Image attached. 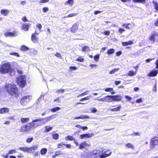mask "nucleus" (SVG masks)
<instances>
[{"label":"nucleus","instance_id":"obj_1","mask_svg":"<svg viewBox=\"0 0 158 158\" xmlns=\"http://www.w3.org/2000/svg\"><path fill=\"white\" fill-rule=\"evenodd\" d=\"M6 89L9 94L17 97L19 96L18 90L15 84H8L6 86Z\"/></svg>","mask_w":158,"mask_h":158},{"label":"nucleus","instance_id":"obj_2","mask_svg":"<svg viewBox=\"0 0 158 158\" xmlns=\"http://www.w3.org/2000/svg\"><path fill=\"white\" fill-rule=\"evenodd\" d=\"M11 66L9 62L3 61L0 64V73L6 74L10 72Z\"/></svg>","mask_w":158,"mask_h":158},{"label":"nucleus","instance_id":"obj_3","mask_svg":"<svg viewBox=\"0 0 158 158\" xmlns=\"http://www.w3.org/2000/svg\"><path fill=\"white\" fill-rule=\"evenodd\" d=\"M38 148V146L35 145L32 147L28 148L25 147H20L18 148V149L24 152H28L29 153H33L35 150Z\"/></svg>","mask_w":158,"mask_h":158},{"label":"nucleus","instance_id":"obj_4","mask_svg":"<svg viewBox=\"0 0 158 158\" xmlns=\"http://www.w3.org/2000/svg\"><path fill=\"white\" fill-rule=\"evenodd\" d=\"M17 83L20 87H24L26 84V79L24 75L19 77L17 79Z\"/></svg>","mask_w":158,"mask_h":158},{"label":"nucleus","instance_id":"obj_5","mask_svg":"<svg viewBox=\"0 0 158 158\" xmlns=\"http://www.w3.org/2000/svg\"><path fill=\"white\" fill-rule=\"evenodd\" d=\"M32 127H33L31 125V123H27L24 127H21L20 130L21 132L28 133L29 132Z\"/></svg>","mask_w":158,"mask_h":158},{"label":"nucleus","instance_id":"obj_6","mask_svg":"<svg viewBox=\"0 0 158 158\" xmlns=\"http://www.w3.org/2000/svg\"><path fill=\"white\" fill-rule=\"evenodd\" d=\"M41 119H37L32 120L31 123L32 127L33 128H35L38 126L42 125L41 123Z\"/></svg>","mask_w":158,"mask_h":158},{"label":"nucleus","instance_id":"obj_7","mask_svg":"<svg viewBox=\"0 0 158 158\" xmlns=\"http://www.w3.org/2000/svg\"><path fill=\"white\" fill-rule=\"evenodd\" d=\"M158 144V138L155 137L152 138L150 141V148H153L154 147Z\"/></svg>","mask_w":158,"mask_h":158},{"label":"nucleus","instance_id":"obj_8","mask_svg":"<svg viewBox=\"0 0 158 158\" xmlns=\"http://www.w3.org/2000/svg\"><path fill=\"white\" fill-rule=\"evenodd\" d=\"M4 35L6 37L11 36L12 37L16 36L18 35V33L15 31L6 32L5 33Z\"/></svg>","mask_w":158,"mask_h":158},{"label":"nucleus","instance_id":"obj_9","mask_svg":"<svg viewBox=\"0 0 158 158\" xmlns=\"http://www.w3.org/2000/svg\"><path fill=\"white\" fill-rule=\"evenodd\" d=\"M112 102H119L121 100L122 97L119 95H112Z\"/></svg>","mask_w":158,"mask_h":158},{"label":"nucleus","instance_id":"obj_10","mask_svg":"<svg viewBox=\"0 0 158 158\" xmlns=\"http://www.w3.org/2000/svg\"><path fill=\"white\" fill-rule=\"evenodd\" d=\"M93 136L92 133L85 134L81 135H80V138L81 139H83L84 138H87L91 137Z\"/></svg>","mask_w":158,"mask_h":158},{"label":"nucleus","instance_id":"obj_11","mask_svg":"<svg viewBox=\"0 0 158 158\" xmlns=\"http://www.w3.org/2000/svg\"><path fill=\"white\" fill-rule=\"evenodd\" d=\"M90 145L87 143L85 142L81 143L79 146V148L82 149L83 148H86L89 147Z\"/></svg>","mask_w":158,"mask_h":158},{"label":"nucleus","instance_id":"obj_12","mask_svg":"<svg viewBox=\"0 0 158 158\" xmlns=\"http://www.w3.org/2000/svg\"><path fill=\"white\" fill-rule=\"evenodd\" d=\"M108 151H109V150H107L106 151L103 152L99 156V158H106V157L109 156L111 154L112 152H110L108 153H106Z\"/></svg>","mask_w":158,"mask_h":158},{"label":"nucleus","instance_id":"obj_13","mask_svg":"<svg viewBox=\"0 0 158 158\" xmlns=\"http://www.w3.org/2000/svg\"><path fill=\"white\" fill-rule=\"evenodd\" d=\"M158 39V34L155 33L152 34L150 38V40L153 43L156 40Z\"/></svg>","mask_w":158,"mask_h":158},{"label":"nucleus","instance_id":"obj_14","mask_svg":"<svg viewBox=\"0 0 158 158\" xmlns=\"http://www.w3.org/2000/svg\"><path fill=\"white\" fill-rule=\"evenodd\" d=\"M78 29V25L77 23L74 24L70 29L71 31L73 33L75 32Z\"/></svg>","mask_w":158,"mask_h":158},{"label":"nucleus","instance_id":"obj_15","mask_svg":"<svg viewBox=\"0 0 158 158\" xmlns=\"http://www.w3.org/2000/svg\"><path fill=\"white\" fill-rule=\"evenodd\" d=\"M38 38L35 35V34H32L31 36V40L33 43H37L38 42Z\"/></svg>","mask_w":158,"mask_h":158},{"label":"nucleus","instance_id":"obj_16","mask_svg":"<svg viewBox=\"0 0 158 158\" xmlns=\"http://www.w3.org/2000/svg\"><path fill=\"white\" fill-rule=\"evenodd\" d=\"M30 25L26 23H23L22 25L21 29L24 30L25 31H27L28 30Z\"/></svg>","mask_w":158,"mask_h":158},{"label":"nucleus","instance_id":"obj_17","mask_svg":"<svg viewBox=\"0 0 158 158\" xmlns=\"http://www.w3.org/2000/svg\"><path fill=\"white\" fill-rule=\"evenodd\" d=\"M9 12V10L7 9H2L0 11L2 15L5 16L8 15Z\"/></svg>","mask_w":158,"mask_h":158},{"label":"nucleus","instance_id":"obj_18","mask_svg":"<svg viewBox=\"0 0 158 158\" xmlns=\"http://www.w3.org/2000/svg\"><path fill=\"white\" fill-rule=\"evenodd\" d=\"M157 70H153L150 72V73L148 74V76L149 77H154L157 75Z\"/></svg>","mask_w":158,"mask_h":158},{"label":"nucleus","instance_id":"obj_19","mask_svg":"<svg viewBox=\"0 0 158 158\" xmlns=\"http://www.w3.org/2000/svg\"><path fill=\"white\" fill-rule=\"evenodd\" d=\"M105 102H112V95H107L105 97Z\"/></svg>","mask_w":158,"mask_h":158},{"label":"nucleus","instance_id":"obj_20","mask_svg":"<svg viewBox=\"0 0 158 158\" xmlns=\"http://www.w3.org/2000/svg\"><path fill=\"white\" fill-rule=\"evenodd\" d=\"M54 116L53 115L47 117L45 118H42V119L45 120V122H47L48 121L54 118Z\"/></svg>","mask_w":158,"mask_h":158},{"label":"nucleus","instance_id":"obj_21","mask_svg":"<svg viewBox=\"0 0 158 158\" xmlns=\"http://www.w3.org/2000/svg\"><path fill=\"white\" fill-rule=\"evenodd\" d=\"M97 153L89 152H87L86 154V158H93L92 156L95 155Z\"/></svg>","mask_w":158,"mask_h":158},{"label":"nucleus","instance_id":"obj_22","mask_svg":"<svg viewBox=\"0 0 158 158\" xmlns=\"http://www.w3.org/2000/svg\"><path fill=\"white\" fill-rule=\"evenodd\" d=\"M9 111V109L6 108H3L0 109V113L1 114H5L8 113Z\"/></svg>","mask_w":158,"mask_h":158},{"label":"nucleus","instance_id":"obj_23","mask_svg":"<svg viewBox=\"0 0 158 158\" xmlns=\"http://www.w3.org/2000/svg\"><path fill=\"white\" fill-rule=\"evenodd\" d=\"M122 44L123 46H126L128 45H131L133 44V42L132 41H129L128 42H122Z\"/></svg>","mask_w":158,"mask_h":158},{"label":"nucleus","instance_id":"obj_24","mask_svg":"<svg viewBox=\"0 0 158 158\" xmlns=\"http://www.w3.org/2000/svg\"><path fill=\"white\" fill-rule=\"evenodd\" d=\"M27 97H23L20 101V103L22 106H25L27 103V102H25V100Z\"/></svg>","mask_w":158,"mask_h":158},{"label":"nucleus","instance_id":"obj_25","mask_svg":"<svg viewBox=\"0 0 158 158\" xmlns=\"http://www.w3.org/2000/svg\"><path fill=\"white\" fill-rule=\"evenodd\" d=\"M121 106H119L117 107L113 108H110L109 110H110L112 111H119L121 109Z\"/></svg>","mask_w":158,"mask_h":158},{"label":"nucleus","instance_id":"obj_26","mask_svg":"<svg viewBox=\"0 0 158 158\" xmlns=\"http://www.w3.org/2000/svg\"><path fill=\"white\" fill-rule=\"evenodd\" d=\"M45 130L44 131V132H47L49 131L52 128V127H50L48 126H47L45 127Z\"/></svg>","mask_w":158,"mask_h":158},{"label":"nucleus","instance_id":"obj_27","mask_svg":"<svg viewBox=\"0 0 158 158\" xmlns=\"http://www.w3.org/2000/svg\"><path fill=\"white\" fill-rule=\"evenodd\" d=\"M125 147L128 148H131L132 149H134V146L130 143H128L125 144Z\"/></svg>","mask_w":158,"mask_h":158},{"label":"nucleus","instance_id":"obj_28","mask_svg":"<svg viewBox=\"0 0 158 158\" xmlns=\"http://www.w3.org/2000/svg\"><path fill=\"white\" fill-rule=\"evenodd\" d=\"M137 70L135 72H134L133 70H131L128 73V75L129 76H135L136 75Z\"/></svg>","mask_w":158,"mask_h":158},{"label":"nucleus","instance_id":"obj_29","mask_svg":"<svg viewBox=\"0 0 158 158\" xmlns=\"http://www.w3.org/2000/svg\"><path fill=\"white\" fill-rule=\"evenodd\" d=\"M90 48L89 47L87 46H84L82 48L81 51L83 52H89Z\"/></svg>","mask_w":158,"mask_h":158},{"label":"nucleus","instance_id":"obj_30","mask_svg":"<svg viewBox=\"0 0 158 158\" xmlns=\"http://www.w3.org/2000/svg\"><path fill=\"white\" fill-rule=\"evenodd\" d=\"M65 139L66 140H69L70 141H74L75 139L71 136L68 135L65 138Z\"/></svg>","mask_w":158,"mask_h":158},{"label":"nucleus","instance_id":"obj_31","mask_svg":"<svg viewBox=\"0 0 158 158\" xmlns=\"http://www.w3.org/2000/svg\"><path fill=\"white\" fill-rule=\"evenodd\" d=\"M73 0H68L67 1L65 2V4H69L71 6H73Z\"/></svg>","mask_w":158,"mask_h":158},{"label":"nucleus","instance_id":"obj_32","mask_svg":"<svg viewBox=\"0 0 158 158\" xmlns=\"http://www.w3.org/2000/svg\"><path fill=\"white\" fill-rule=\"evenodd\" d=\"M20 50L23 51H28L29 48L25 45H23L21 46Z\"/></svg>","mask_w":158,"mask_h":158},{"label":"nucleus","instance_id":"obj_33","mask_svg":"<svg viewBox=\"0 0 158 158\" xmlns=\"http://www.w3.org/2000/svg\"><path fill=\"white\" fill-rule=\"evenodd\" d=\"M60 109V107H55L53 109H50V110L52 112H56L57 111H58Z\"/></svg>","mask_w":158,"mask_h":158},{"label":"nucleus","instance_id":"obj_34","mask_svg":"<svg viewBox=\"0 0 158 158\" xmlns=\"http://www.w3.org/2000/svg\"><path fill=\"white\" fill-rule=\"evenodd\" d=\"M77 14L76 13H72L69 14L68 16H65L64 18L72 17L77 15Z\"/></svg>","mask_w":158,"mask_h":158},{"label":"nucleus","instance_id":"obj_35","mask_svg":"<svg viewBox=\"0 0 158 158\" xmlns=\"http://www.w3.org/2000/svg\"><path fill=\"white\" fill-rule=\"evenodd\" d=\"M27 97V98H27L25 100V102H27V103H28L30 101V100L31 99L32 97L31 95H28V96H24L23 97Z\"/></svg>","mask_w":158,"mask_h":158},{"label":"nucleus","instance_id":"obj_36","mask_svg":"<svg viewBox=\"0 0 158 158\" xmlns=\"http://www.w3.org/2000/svg\"><path fill=\"white\" fill-rule=\"evenodd\" d=\"M47 149L46 148H44L41 149L40 153L42 155H44L47 152Z\"/></svg>","mask_w":158,"mask_h":158},{"label":"nucleus","instance_id":"obj_37","mask_svg":"<svg viewBox=\"0 0 158 158\" xmlns=\"http://www.w3.org/2000/svg\"><path fill=\"white\" fill-rule=\"evenodd\" d=\"M29 118H23L21 119V121L22 123H26L29 120Z\"/></svg>","mask_w":158,"mask_h":158},{"label":"nucleus","instance_id":"obj_38","mask_svg":"<svg viewBox=\"0 0 158 158\" xmlns=\"http://www.w3.org/2000/svg\"><path fill=\"white\" fill-rule=\"evenodd\" d=\"M59 136V135L58 134L55 133L52 135V137L53 139L57 140Z\"/></svg>","mask_w":158,"mask_h":158},{"label":"nucleus","instance_id":"obj_39","mask_svg":"<svg viewBox=\"0 0 158 158\" xmlns=\"http://www.w3.org/2000/svg\"><path fill=\"white\" fill-rule=\"evenodd\" d=\"M89 91H86L85 92H83L80 94L79 95L77 96V97L78 98L80 97H82L87 94V93H88Z\"/></svg>","mask_w":158,"mask_h":158},{"label":"nucleus","instance_id":"obj_40","mask_svg":"<svg viewBox=\"0 0 158 158\" xmlns=\"http://www.w3.org/2000/svg\"><path fill=\"white\" fill-rule=\"evenodd\" d=\"M119 69V68L117 69H113L112 70L110 71L109 73L110 74H114L116 71H118Z\"/></svg>","mask_w":158,"mask_h":158},{"label":"nucleus","instance_id":"obj_41","mask_svg":"<svg viewBox=\"0 0 158 158\" xmlns=\"http://www.w3.org/2000/svg\"><path fill=\"white\" fill-rule=\"evenodd\" d=\"M114 50L113 49H110L108 50L107 53L108 54H111L114 53Z\"/></svg>","mask_w":158,"mask_h":158},{"label":"nucleus","instance_id":"obj_42","mask_svg":"<svg viewBox=\"0 0 158 158\" xmlns=\"http://www.w3.org/2000/svg\"><path fill=\"white\" fill-rule=\"evenodd\" d=\"M106 92H111L113 91V89L111 88H104L103 89Z\"/></svg>","mask_w":158,"mask_h":158},{"label":"nucleus","instance_id":"obj_43","mask_svg":"<svg viewBox=\"0 0 158 158\" xmlns=\"http://www.w3.org/2000/svg\"><path fill=\"white\" fill-rule=\"evenodd\" d=\"M64 89H60L57 90L56 91V93L58 94L59 93H63L64 92Z\"/></svg>","mask_w":158,"mask_h":158},{"label":"nucleus","instance_id":"obj_44","mask_svg":"<svg viewBox=\"0 0 158 158\" xmlns=\"http://www.w3.org/2000/svg\"><path fill=\"white\" fill-rule=\"evenodd\" d=\"M17 151L15 149H12L10 150L8 152V154H11L16 153Z\"/></svg>","mask_w":158,"mask_h":158},{"label":"nucleus","instance_id":"obj_45","mask_svg":"<svg viewBox=\"0 0 158 158\" xmlns=\"http://www.w3.org/2000/svg\"><path fill=\"white\" fill-rule=\"evenodd\" d=\"M99 55L97 54L96 55L94 56V59L96 61H97L98 60L99 58Z\"/></svg>","mask_w":158,"mask_h":158},{"label":"nucleus","instance_id":"obj_46","mask_svg":"<svg viewBox=\"0 0 158 158\" xmlns=\"http://www.w3.org/2000/svg\"><path fill=\"white\" fill-rule=\"evenodd\" d=\"M133 1L135 2L144 3L145 2V0H133Z\"/></svg>","mask_w":158,"mask_h":158},{"label":"nucleus","instance_id":"obj_47","mask_svg":"<svg viewBox=\"0 0 158 158\" xmlns=\"http://www.w3.org/2000/svg\"><path fill=\"white\" fill-rule=\"evenodd\" d=\"M33 139V138H27L26 139V142L28 143H30Z\"/></svg>","mask_w":158,"mask_h":158},{"label":"nucleus","instance_id":"obj_48","mask_svg":"<svg viewBox=\"0 0 158 158\" xmlns=\"http://www.w3.org/2000/svg\"><path fill=\"white\" fill-rule=\"evenodd\" d=\"M80 117L81 118V119H84L85 118H89V117L88 116L86 115H81Z\"/></svg>","mask_w":158,"mask_h":158},{"label":"nucleus","instance_id":"obj_49","mask_svg":"<svg viewBox=\"0 0 158 158\" xmlns=\"http://www.w3.org/2000/svg\"><path fill=\"white\" fill-rule=\"evenodd\" d=\"M77 61L79 62H83L84 61V58L82 57H78L77 60Z\"/></svg>","mask_w":158,"mask_h":158},{"label":"nucleus","instance_id":"obj_50","mask_svg":"<svg viewBox=\"0 0 158 158\" xmlns=\"http://www.w3.org/2000/svg\"><path fill=\"white\" fill-rule=\"evenodd\" d=\"M125 98L126 99L127 101H128L129 102H130L132 99L131 97L127 95H125Z\"/></svg>","mask_w":158,"mask_h":158},{"label":"nucleus","instance_id":"obj_51","mask_svg":"<svg viewBox=\"0 0 158 158\" xmlns=\"http://www.w3.org/2000/svg\"><path fill=\"white\" fill-rule=\"evenodd\" d=\"M90 97V96H87L86 97L83 98L80 100V101H82L84 100H87L89 99Z\"/></svg>","mask_w":158,"mask_h":158},{"label":"nucleus","instance_id":"obj_52","mask_svg":"<svg viewBox=\"0 0 158 158\" xmlns=\"http://www.w3.org/2000/svg\"><path fill=\"white\" fill-rule=\"evenodd\" d=\"M94 99L98 100L99 101H101L102 102H105V97L104 98H100L99 99H97L95 98V99Z\"/></svg>","mask_w":158,"mask_h":158},{"label":"nucleus","instance_id":"obj_53","mask_svg":"<svg viewBox=\"0 0 158 158\" xmlns=\"http://www.w3.org/2000/svg\"><path fill=\"white\" fill-rule=\"evenodd\" d=\"M10 55H13L19 57V55L18 53L16 52H10Z\"/></svg>","mask_w":158,"mask_h":158},{"label":"nucleus","instance_id":"obj_54","mask_svg":"<svg viewBox=\"0 0 158 158\" xmlns=\"http://www.w3.org/2000/svg\"><path fill=\"white\" fill-rule=\"evenodd\" d=\"M49 10L48 8L47 7H44L43 8L42 11L44 13H46Z\"/></svg>","mask_w":158,"mask_h":158},{"label":"nucleus","instance_id":"obj_55","mask_svg":"<svg viewBox=\"0 0 158 158\" xmlns=\"http://www.w3.org/2000/svg\"><path fill=\"white\" fill-rule=\"evenodd\" d=\"M130 25V23L128 24H124L122 25V26L125 27L129 29L130 28V27H129V25Z\"/></svg>","mask_w":158,"mask_h":158},{"label":"nucleus","instance_id":"obj_56","mask_svg":"<svg viewBox=\"0 0 158 158\" xmlns=\"http://www.w3.org/2000/svg\"><path fill=\"white\" fill-rule=\"evenodd\" d=\"M154 6L155 9L158 11V2L154 3Z\"/></svg>","mask_w":158,"mask_h":158},{"label":"nucleus","instance_id":"obj_57","mask_svg":"<svg viewBox=\"0 0 158 158\" xmlns=\"http://www.w3.org/2000/svg\"><path fill=\"white\" fill-rule=\"evenodd\" d=\"M36 27L39 29L40 31L42 28V26L40 24L37 23L36 25Z\"/></svg>","mask_w":158,"mask_h":158},{"label":"nucleus","instance_id":"obj_58","mask_svg":"<svg viewBox=\"0 0 158 158\" xmlns=\"http://www.w3.org/2000/svg\"><path fill=\"white\" fill-rule=\"evenodd\" d=\"M77 69V68L76 67L74 66H70L69 67V69L71 71H72L73 70H76Z\"/></svg>","mask_w":158,"mask_h":158},{"label":"nucleus","instance_id":"obj_59","mask_svg":"<svg viewBox=\"0 0 158 158\" xmlns=\"http://www.w3.org/2000/svg\"><path fill=\"white\" fill-rule=\"evenodd\" d=\"M91 112L92 113H95L97 111V110L95 108H92L91 109Z\"/></svg>","mask_w":158,"mask_h":158},{"label":"nucleus","instance_id":"obj_60","mask_svg":"<svg viewBox=\"0 0 158 158\" xmlns=\"http://www.w3.org/2000/svg\"><path fill=\"white\" fill-rule=\"evenodd\" d=\"M49 0H40L39 2L40 3H45L48 2Z\"/></svg>","mask_w":158,"mask_h":158},{"label":"nucleus","instance_id":"obj_61","mask_svg":"<svg viewBox=\"0 0 158 158\" xmlns=\"http://www.w3.org/2000/svg\"><path fill=\"white\" fill-rule=\"evenodd\" d=\"M22 20L24 22H26L28 21L26 16L23 17L22 19Z\"/></svg>","mask_w":158,"mask_h":158},{"label":"nucleus","instance_id":"obj_62","mask_svg":"<svg viewBox=\"0 0 158 158\" xmlns=\"http://www.w3.org/2000/svg\"><path fill=\"white\" fill-rule=\"evenodd\" d=\"M142 102V99L141 98L139 99H137L136 100V102L137 103H141Z\"/></svg>","mask_w":158,"mask_h":158},{"label":"nucleus","instance_id":"obj_63","mask_svg":"<svg viewBox=\"0 0 158 158\" xmlns=\"http://www.w3.org/2000/svg\"><path fill=\"white\" fill-rule=\"evenodd\" d=\"M104 34L105 35H109L110 34V32L109 31H107L104 32Z\"/></svg>","mask_w":158,"mask_h":158},{"label":"nucleus","instance_id":"obj_64","mask_svg":"<svg viewBox=\"0 0 158 158\" xmlns=\"http://www.w3.org/2000/svg\"><path fill=\"white\" fill-rule=\"evenodd\" d=\"M125 31V30L124 29L121 28H119L118 29V32L120 33H122L124 31Z\"/></svg>","mask_w":158,"mask_h":158}]
</instances>
